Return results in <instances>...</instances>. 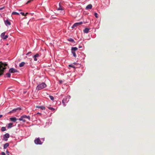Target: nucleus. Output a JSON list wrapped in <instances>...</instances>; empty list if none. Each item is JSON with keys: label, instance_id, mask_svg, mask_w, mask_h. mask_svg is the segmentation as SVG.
<instances>
[{"label": "nucleus", "instance_id": "f257e3e1", "mask_svg": "<svg viewBox=\"0 0 155 155\" xmlns=\"http://www.w3.org/2000/svg\"><path fill=\"white\" fill-rule=\"evenodd\" d=\"M7 65V64L6 63L0 61V76L3 74L6 68V66Z\"/></svg>", "mask_w": 155, "mask_h": 155}, {"label": "nucleus", "instance_id": "f03ea898", "mask_svg": "<svg viewBox=\"0 0 155 155\" xmlns=\"http://www.w3.org/2000/svg\"><path fill=\"white\" fill-rule=\"evenodd\" d=\"M46 85L45 83H42L37 86L36 87V89L39 91L46 87Z\"/></svg>", "mask_w": 155, "mask_h": 155}, {"label": "nucleus", "instance_id": "7ed1b4c3", "mask_svg": "<svg viewBox=\"0 0 155 155\" xmlns=\"http://www.w3.org/2000/svg\"><path fill=\"white\" fill-rule=\"evenodd\" d=\"M34 142L35 144H42V142H41L40 139L39 138H37L35 140Z\"/></svg>", "mask_w": 155, "mask_h": 155}, {"label": "nucleus", "instance_id": "20e7f679", "mask_svg": "<svg viewBox=\"0 0 155 155\" xmlns=\"http://www.w3.org/2000/svg\"><path fill=\"white\" fill-rule=\"evenodd\" d=\"M83 22H79L76 23L73 25L71 27L72 28H74L75 27H76L79 25L82 24Z\"/></svg>", "mask_w": 155, "mask_h": 155}, {"label": "nucleus", "instance_id": "39448f33", "mask_svg": "<svg viewBox=\"0 0 155 155\" xmlns=\"http://www.w3.org/2000/svg\"><path fill=\"white\" fill-rule=\"evenodd\" d=\"M9 72L11 73H14L18 72V71L13 68H11L9 69Z\"/></svg>", "mask_w": 155, "mask_h": 155}, {"label": "nucleus", "instance_id": "423d86ee", "mask_svg": "<svg viewBox=\"0 0 155 155\" xmlns=\"http://www.w3.org/2000/svg\"><path fill=\"white\" fill-rule=\"evenodd\" d=\"M9 137V134L8 133H7L4 135V137H3V138H4V140L5 141H7L8 140L7 138H8Z\"/></svg>", "mask_w": 155, "mask_h": 155}, {"label": "nucleus", "instance_id": "0eeeda50", "mask_svg": "<svg viewBox=\"0 0 155 155\" xmlns=\"http://www.w3.org/2000/svg\"><path fill=\"white\" fill-rule=\"evenodd\" d=\"M5 24L6 26L10 25H11V22L9 21L8 19L6 20H4Z\"/></svg>", "mask_w": 155, "mask_h": 155}, {"label": "nucleus", "instance_id": "6e6552de", "mask_svg": "<svg viewBox=\"0 0 155 155\" xmlns=\"http://www.w3.org/2000/svg\"><path fill=\"white\" fill-rule=\"evenodd\" d=\"M10 120L13 122H15L17 119L15 117H13L10 118Z\"/></svg>", "mask_w": 155, "mask_h": 155}, {"label": "nucleus", "instance_id": "1a4fd4ad", "mask_svg": "<svg viewBox=\"0 0 155 155\" xmlns=\"http://www.w3.org/2000/svg\"><path fill=\"white\" fill-rule=\"evenodd\" d=\"M67 99H68V98L66 97L65 98H64L62 101V104H63V105L64 106L65 105V103L66 102V101Z\"/></svg>", "mask_w": 155, "mask_h": 155}, {"label": "nucleus", "instance_id": "9d476101", "mask_svg": "<svg viewBox=\"0 0 155 155\" xmlns=\"http://www.w3.org/2000/svg\"><path fill=\"white\" fill-rule=\"evenodd\" d=\"M22 116L23 117V119H25V118H27V119H28L29 120H30V117L29 116H27L26 115H24L23 116Z\"/></svg>", "mask_w": 155, "mask_h": 155}, {"label": "nucleus", "instance_id": "9b49d317", "mask_svg": "<svg viewBox=\"0 0 155 155\" xmlns=\"http://www.w3.org/2000/svg\"><path fill=\"white\" fill-rule=\"evenodd\" d=\"M92 6L91 4H89L88 5L86 8V9H91L92 8Z\"/></svg>", "mask_w": 155, "mask_h": 155}, {"label": "nucleus", "instance_id": "f8f14e48", "mask_svg": "<svg viewBox=\"0 0 155 155\" xmlns=\"http://www.w3.org/2000/svg\"><path fill=\"white\" fill-rule=\"evenodd\" d=\"M18 109L20 110V109H19L18 108H17L14 109L12 111H11L9 112V113H13L16 112V110Z\"/></svg>", "mask_w": 155, "mask_h": 155}, {"label": "nucleus", "instance_id": "ddd939ff", "mask_svg": "<svg viewBox=\"0 0 155 155\" xmlns=\"http://www.w3.org/2000/svg\"><path fill=\"white\" fill-rule=\"evenodd\" d=\"M36 108H40L42 110H45V107L43 106H36Z\"/></svg>", "mask_w": 155, "mask_h": 155}, {"label": "nucleus", "instance_id": "4468645a", "mask_svg": "<svg viewBox=\"0 0 155 155\" xmlns=\"http://www.w3.org/2000/svg\"><path fill=\"white\" fill-rule=\"evenodd\" d=\"M89 29L88 28H86L84 30V32L85 33H88L89 32Z\"/></svg>", "mask_w": 155, "mask_h": 155}, {"label": "nucleus", "instance_id": "2eb2a0df", "mask_svg": "<svg viewBox=\"0 0 155 155\" xmlns=\"http://www.w3.org/2000/svg\"><path fill=\"white\" fill-rule=\"evenodd\" d=\"M78 49V48L77 47H72L71 48V51H75L77 50Z\"/></svg>", "mask_w": 155, "mask_h": 155}, {"label": "nucleus", "instance_id": "dca6fc26", "mask_svg": "<svg viewBox=\"0 0 155 155\" xmlns=\"http://www.w3.org/2000/svg\"><path fill=\"white\" fill-rule=\"evenodd\" d=\"M25 64V62H21V63H20L19 64V66L20 67H22Z\"/></svg>", "mask_w": 155, "mask_h": 155}, {"label": "nucleus", "instance_id": "f3484780", "mask_svg": "<svg viewBox=\"0 0 155 155\" xmlns=\"http://www.w3.org/2000/svg\"><path fill=\"white\" fill-rule=\"evenodd\" d=\"M18 120L20 121H22L23 122H25L26 121L25 120V119H23V117L22 116H21L20 117V118L18 119Z\"/></svg>", "mask_w": 155, "mask_h": 155}, {"label": "nucleus", "instance_id": "a211bd4d", "mask_svg": "<svg viewBox=\"0 0 155 155\" xmlns=\"http://www.w3.org/2000/svg\"><path fill=\"white\" fill-rule=\"evenodd\" d=\"M9 145V144L8 143H6L4 145V148L5 149Z\"/></svg>", "mask_w": 155, "mask_h": 155}, {"label": "nucleus", "instance_id": "6ab92c4d", "mask_svg": "<svg viewBox=\"0 0 155 155\" xmlns=\"http://www.w3.org/2000/svg\"><path fill=\"white\" fill-rule=\"evenodd\" d=\"M13 124L12 123H10L8 124V128H11L12 127Z\"/></svg>", "mask_w": 155, "mask_h": 155}, {"label": "nucleus", "instance_id": "aec40b11", "mask_svg": "<svg viewBox=\"0 0 155 155\" xmlns=\"http://www.w3.org/2000/svg\"><path fill=\"white\" fill-rule=\"evenodd\" d=\"M19 14L16 12H14L12 13V15H19Z\"/></svg>", "mask_w": 155, "mask_h": 155}, {"label": "nucleus", "instance_id": "412c9836", "mask_svg": "<svg viewBox=\"0 0 155 155\" xmlns=\"http://www.w3.org/2000/svg\"><path fill=\"white\" fill-rule=\"evenodd\" d=\"M6 130V128L5 127H2L1 128V130L2 131H5Z\"/></svg>", "mask_w": 155, "mask_h": 155}, {"label": "nucleus", "instance_id": "4be33fe9", "mask_svg": "<svg viewBox=\"0 0 155 155\" xmlns=\"http://www.w3.org/2000/svg\"><path fill=\"white\" fill-rule=\"evenodd\" d=\"M5 32H4L2 33V34L1 35V37L2 38H3V37L5 36Z\"/></svg>", "mask_w": 155, "mask_h": 155}, {"label": "nucleus", "instance_id": "5701e85b", "mask_svg": "<svg viewBox=\"0 0 155 155\" xmlns=\"http://www.w3.org/2000/svg\"><path fill=\"white\" fill-rule=\"evenodd\" d=\"M6 75L9 78L11 76V74L9 73H7L6 74Z\"/></svg>", "mask_w": 155, "mask_h": 155}, {"label": "nucleus", "instance_id": "b1692460", "mask_svg": "<svg viewBox=\"0 0 155 155\" xmlns=\"http://www.w3.org/2000/svg\"><path fill=\"white\" fill-rule=\"evenodd\" d=\"M72 53L73 54V55L74 57H76V55L75 54V51H72Z\"/></svg>", "mask_w": 155, "mask_h": 155}, {"label": "nucleus", "instance_id": "393cba45", "mask_svg": "<svg viewBox=\"0 0 155 155\" xmlns=\"http://www.w3.org/2000/svg\"><path fill=\"white\" fill-rule=\"evenodd\" d=\"M49 97L50 98V99L51 100H54V97L52 96H51V95H50L49 96Z\"/></svg>", "mask_w": 155, "mask_h": 155}, {"label": "nucleus", "instance_id": "a878e982", "mask_svg": "<svg viewBox=\"0 0 155 155\" xmlns=\"http://www.w3.org/2000/svg\"><path fill=\"white\" fill-rule=\"evenodd\" d=\"M58 10H63V8L62 7L60 6L58 8Z\"/></svg>", "mask_w": 155, "mask_h": 155}, {"label": "nucleus", "instance_id": "bb28decb", "mask_svg": "<svg viewBox=\"0 0 155 155\" xmlns=\"http://www.w3.org/2000/svg\"><path fill=\"white\" fill-rule=\"evenodd\" d=\"M68 41H70L73 42L74 41V40L71 38H70L68 39Z\"/></svg>", "mask_w": 155, "mask_h": 155}, {"label": "nucleus", "instance_id": "cd10ccee", "mask_svg": "<svg viewBox=\"0 0 155 155\" xmlns=\"http://www.w3.org/2000/svg\"><path fill=\"white\" fill-rule=\"evenodd\" d=\"M48 108L50 109V110H54L55 109L54 108H53V107H48Z\"/></svg>", "mask_w": 155, "mask_h": 155}, {"label": "nucleus", "instance_id": "c85d7f7f", "mask_svg": "<svg viewBox=\"0 0 155 155\" xmlns=\"http://www.w3.org/2000/svg\"><path fill=\"white\" fill-rule=\"evenodd\" d=\"M39 54H36L34 56V57H35V58L38 57H39Z\"/></svg>", "mask_w": 155, "mask_h": 155}, {"label": "nucleus", "instance_id": "c756f323", "mask_svg": "<svg viewBox=\"0 0 155 155\" xmlns=\"http://www.w3.org/2000/svg\"><path fill=\"white\" fill-rule=\"evenodd\" d=\"M8 36L7 35H5L4 37H3V38L4 39H6L7 38H8Z\"/></svg>", "mask_w": 155, "mask_h": 155}, {"label": "nucleus", "instance_id": "7c9ffc66", "mask_svg": "<svg viewBox=\"0 0 155 155\" xmlns=\"http://www.w3.org/2000/svg\"><path fill=\"white\" fill-rule=\"evenodd\" d=\"M97 15L98 14H97V13H94V15L96 18H98V16H97Z\"/></svg>", "mask_w": 155, "mask_h": 155}, {"label": "nucleus", "instance_id": "2f4dec72", "mask_svg": "<svg viewBox=\"0 0 155 155\" xmlns=\"http://www.w3.org/2000/svg\"><path fill=\"white\" fill-rule=\"evenodd\" d=\"M1 155H6L5 153L4 152H2L1 153Z\"/></svg>", "mask_w": 155, "mask_h": 155}, {"label": "nucleus", "instance_id": "473e14b6", "mask_svg": "<svg viewBox=\"0 0 155 155\" xmlns=\"http://www.w3.org/2000/svg\"><path fill=\"white\" fill-rule=\"evenodd\" d=\"M6 153L7 154V155H10L9 154V152L8 150H6Z\"/></svg>", "mask_w": 155, "mask_h": 155}, {"label": "nucleus", "instance_id": "72a5a7b5", "mask_svg": "<svg viewBox=\"0 0 155 155\" xmlns=\"http://www.w3.org/2000/svg\"><path fill=\"white\" fill-rule=\"evenodd\" d=\"M20 14H21L23 16H25V14L23 12H21L20 13Z\"/></svg>", "mask_w": 155, "mask_h": 155}, {"label": "nucleus", "instance_id": "f704fd0d", "mask_svg": "<svg viewBox=\"0 0 155 155\" xmlns=\"http://www.w3.org/2000/svg\"><path fill=\"white\" fill-rule=\"evenodd\" d=\"M5 8V6H3V7H2V8H0V10L4 9V8Z\"/></svg>", "mask_w": 155, "mask_h": 155}, {"label": "nucleus", "instance_id": "c9c22d12", "mask_svg": "<svg viewBox=\"0 0 155 155\" xmlns=\"http://www.w3.org/2000/svg\"><path fill=\"white\" fill-rule=\"evenodd\" d=\"M31 0H29V1H28L26 3V4H28L30 2H31Z\"/></svg>", "mask_w": 155, "mask_h": 155}, {"label": "nucleus", "instance_id": "e433bc0d", "mask_svg": "<svg viewBox=\"0 0 155 155\" xmlns=\"http://www.w3.org/2000/svg\"><path fill=\"white\" fill-rule=\"evenodd\" d=\"M69 67H72V68H74V66L73 65H69Z\"/></svg>", "mask_w": 155, "mask_h": 155}, {"label": "nucleus", "instance_id": "4c0bfd02", "mask_svg": "<svg viewBox=\"0 0 155 155\" xmlns=\"http://www.w3.org/2000/svg\"><path fill=\"white\" fill-rule=\"evenodd\" d=\"M31 53V51L29 52H28V53H27L26 54V55H28Z\"/></svg>", "mask_w": 155, "mask_h": 155}, {"label": "nucleus", "instance_id": "58836bf2", "mask_svg": "<svg viewBox=\"0 0 155 155\" xmlns=\"http://www.w3.org/2000/svg\"><path fill=\"white\" fill-rule=\"evenodd\" d=\"M33 57L34 58V61H36L37 60V59L36 58H35V57Z\"/></svg>", "mask_w": 155, "mask_h": 155}, {"label": "nucleus", "instance_id": "ea45409f", "mask_svg": "<svg viewBox=\"0 0 155 155\" xmlns=\"http://www.w3.org/2000/svg\"><path fill=\"white\" fill-rule=\"evenodd\" d=\"M82 48V46H79V48Z\"/></svg>", "mask_w": 155, "mask_h": 155}, {"label": "nucleus", "instance_id": "a19ab883", "mask_svg": "<svg viewBox=\"0 0 155 155\" xmlns=\"http://www.w3.org/2000/svg\"><path fill=\"white\" fill-rule=\"evenodd\" d=\"M28 12L26 13V14L25 15V16H26L28 14Z\"/></svg>", "mask_w": 155, "mask_h": 155}, {"label": "nucleus", "instance_id": "79ce46f5", "mask_svg": "<svg viewBox=\"0 0 155 155\" xmlns=\"http://www.w3.org/2000/svg\"><path fill=\"white\" fill-rule=\"evenodd\" d=\"M2 117V115H0V118Z\"/></svg>", "mask_w": 155, "mask_h": 155}, {"label": "nucleus", "instance_id": "37998d69", "mask_svg": "<svg viewBox=\"0 0 155 155\" xmlns=\"http://www.w3.org/2000/svg\"><path fill=\"white\" fill-rule=\"evenodd\" d=\"M59 82L60 83H61L62 82V81H60Z\"/></svg>", "mask_w": 155, "mask_h": 155}, {"label": "nucleus", "instance_id": "c03bdc74", "mask_svg": "<svg viewBox=\"0 0 155 155\" xmlns=\"http://www.w3.org/2000/svg\"><path fill=\"white\" fill-rule=\"evenodd\" d=\"M19 11H21V9H20V10H19Z\"/></svg>", "mask_w": 155, "mask_h": 155}, {"label": "nucleus", "instance_id": "a18cd8bd", "mask_svg": "<svg viewBox=\"0 0 155 155\" xmlns=\"http://www.w3.org/2000/svg\"><path fill=\"white\" fill-rule=\"evenodd\" d=\"M37 114H40V113H39V112H38V113H37Z\"/></svg>", "mask_w": 155, "mask_h": 155}]
</instances>
